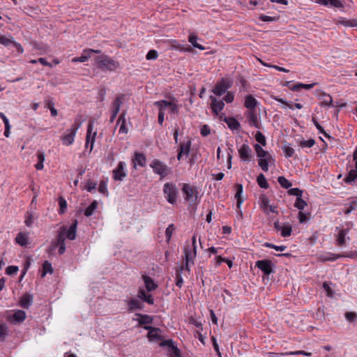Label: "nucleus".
I'll return each instance as SVG.
<instances>
[{"mask_svg":"<svg viewBox=\"0 0 357 357\" xmlns=\"http://www.w3.org/2000/svg\"><path fill=\"white\" fill-rule=\"evenodd\" d=\"M184 254H185V268L186 270L189 271V265L190 264L194 263V259L196 257L197 255V250L195 247L192 248V251L191 249L188 246L184 248Z\"/></svg>","mask_w":357,"mask_h":357,"instance_id":"9d476101","label":"nucleus"},{"mask_svg":"<svg viewBox=\"0 0 357 357\" xmlns=\"http://www.w3.org/2000/svg\"><path fill=\"white\" fill-rule=\"evenodd\" d=\"M0 43L5 46H8L10 44H14L15 46L18 47L19 51L20 49L21 52H22L23 51L22 47L19 44H17L15 43V41H13V38H8L5 36H0Z\"/></svg>","mask_w":357,"mask_h":357,"instance_id":"a878e982","label":"nucleus"},{"mask_svg":"<svg viewBox=\"0 0 357 357\" xmlns=\"http://www.w3.org/2000/svg\"><path fill=\"white\" fill-rule=\"evenodd\" d=\"M138 297L144 300V301L147 302L149 304H153L154 300L151 294H148L146 293V291L143 289H140L138 292Z\"/></svg>","mask_w":357,"mask_h":357,"instance_id":"c756f323","label":"nucleus"},{"mask_svg":"<svg viewBox=\"0 0 357 357\" xmlns=\"http://www.w3.org/2000/svg\"><path fill=\"white\" fill-rule=\"evenodd\" d=\"M298 218L300 223H304L308 220L307 214L302 211H299Z\"/></svg>","mask_w":357,"mask_h":357,"instance_id":"0e129e2a","label":"nucleus"},{"mask_svg":"<svg viewBox=\"0 0 357 357\" xmlns=\"http://www.w3.org/2000/svg\"><path fill=\"white\" fill-rule=\"evenodd\" d=\"M153 172L160 175L161 178L165 177L170 171V169L162 161L155 159L150 164Z\"/></svg>","mask_w":357,"mask_h":357,"instance_id":"423d86ee","label":"nucleus"},{"mask_svg":"<svg viewBox=\"0 0 357 357\" xmlns=\"http://www.w3.org/2000/svg\"><path fill=\"white\" fill-rule=\"evenodd\" d=\"M288 193L291 195L296 196V197H300L303 195V191L298 188L289 190Z\"/></svg>","mask_w":357,"mask_h":357,"instance_id":"13d9d810","label":"nucleus"},{"mask_svg":"<svg viewBox=\"0 0 357 357\" xmlns=\"http://www.w3.org/2000/svg\"><path fill=\"white\" fill-rule=\"evenodd\" d=\"M59 213H64L66 212V210L67 208V202L66 199L63 197H59Z\"/></svg>","mask_w":357,"mask_h":357,"instance_id":"8fccbe9b","label":"nucleus"},{"mask_svg":"<svg viewBox=\"0 0 357 357\" xmlns=\"http://www.w3.org/2000/svg\"><path fill=\"white\" fill-rule=\"evenodd\" d=\"M96 63L99 68L102 70L114 71L119 66L118 61L107 55H100L95 58Z\"/></svg>","mask_w":357,"mask_h":357,"instance_id":"f257e3e1","label":"nucleus"},{"mask_svg":"<svg viewBox=\"0 0 357 357\" xmlns=\"http://www.w3.org/2000/svg\"><path fill=\"white\" fill-rule=\"evenodd\" d=\"M163 192L168 202L174 204L176 203L178 190L175 184L167 183L164 185Z\"/></svg>","mask_w":357,"mask_h":357,"instance_id":"20e7f679","label":"nucleus"},{"mask_svg":"<svg viewBox=\"0 0 357 357\" xmlns=\"http://www.w3.org/2000/svg\"><path fill=\"white\" fill-rule=\"evenodd\" d=\"M45 106L50 109L52 116H57V110L54 108V103L52 99H48L45 101Z\"/></svg>","mask_w":357,"mask_h":357,"instance_id":"4c0bfd02","label":"nucleus"},{"mask_svg":"<svg viewBox=\"0 0 357 357\" xmlns=\"http://www.w3.org/2000/svg\"><path fill=\"white\" fill-rule=\"evenodd\" d=\"M278 181L280 185L285 189H288L292 185L291 183L284 176H279Z\"/></svg>","mask_w":357,"mask_h":357,"instance_id":"37998d69","label":"nucleus"},{"mask_svg":"<svg viewBox=\"0 0 357 357\" xmlns=\"http://www.w3.org/2000/svg\"><path fill=\"white\" fill-rule=\"evenodd\" d=\"M66 231V227L63 226L60 228L59 234L56 237V240L55 242L52 243L51 248H50L49 252H52L55 250V248L59 246V253L60 255H63L66 251V245H65V234Z\"/></svg>","mask_w":357,"mask_h":357,"instance_id":"7ed1b4c3","label":"nucleus"},{"mask_svg":"<svg viewBox=\"0 0 357 357\" xmlns=\"http://www.w3.org/2000/svg\"><path fill=\"white\" fill-rule=\"evenodd\" d=\"M317 96L321 100V105L330 106L332 105L333 98L329 94H327L324 91H319Z\"/></svg>","mask_w":357,"mask_h":357,"instance_id":"dca6fc26","label":"nucleus"},{"mask_svg":"<svg viewBox=\"0 0 357 357\" xmlns=\"http://www.w3.org/2000/svg\"><path fill=\"white\" fill-rule=\"evenodd\" d=\"M312 121H313L314 126L318 129V130L319 131L320 133L324 134L326 137H328V135L324 131V128L317 122V121L316 119H313Z\"/></svg>","mask_w":357,"mask_h":357,"instance_id":"680f3d73","label":"nucleus"},{"mask_svg":"<svg viewBox=\"0 0 357 357\" xmlns=\"http://www.w3.org/2000/svg\"><path fill=\"white\" fill-rule=\"evenodd\" d=\"M136 315L140 317L139 324L141 325L151 324L153 321L152 317L149 315H142L140 314H137Z\"/></svg>","mask_w":357,"mask_h":357,"instance_id":"c03bdc74","label":"nucleus"},{"mask_svg":"<svg viewBox=\"0 0 357 357\" xmlns=\"http://www.w3.org/2000/svg\"><path fill=\"white\" fill-rule=\"evenodd\" d=\"M357 179V169H351L348 175L344 178V181L347 183H351Z\"/></svg>","mask_w":357,"mask_h":357,"instance_id":"72a5a7b5","label":"nucleus"},{"mask_svg":"<svg viewBox=\"0 0 357 357\" xmlns=\"http://www.w3.org/2000/svg\"><path fill=\"white\" fill-rule=\"evenodd\" d=\"M119 123H121L119 130V133L127 134L128 132V129L126 126V114H125V112H123L119 116V119L117 121V124H119Z\"/></svg>","mask_w":357,"mask_h":357,"instance_id":"5701e85b","label":"nucleus"},{"mask_svg":"<svg viewBox=\"0 0 357 357\" xmlns=\"http://www.w3.org/2000/svg\"><path fill=\"white\" fill-rule=\"evenodd\" d=\"M77 226V220H75L69 229L66 231V237L70 240H74L76 238V230Z\"/></svg>","mask_w":357,"mask_h":357,"instance_id":"412c9836","label":"nucleus"},{"mask_svg":"<svg viewBox=\"0 0 357 357\" xmlns=\"http://www.w3.org/2000/svg\"><path fill=\"white\" fill-rule=\"evenodd\" d=\"M341 255H335L331 252L322 254L319 257V259L321 261H333L341 258Z\"/></svg>","mask_w":357,"mask_h":357,"instance_id":"4be33fe9","label":"nucleus"},{"mask_svg":"<svg viewBox=\"0 0 357 357\" xmlns=\"http://www.w3.org/2000/svg\"><path fill=\"white\" fill-rule=\"evenodd\" d=\"M315 84H316V83L308 84L300 83V84H297L294 85L292 88V90L293 91H298L301 88H303L305 89H310L313 88V86Z\"/></svg>","mask_w":357,"mask_h":357,"instance_id":"09e8293b","label":"nucleus"},{"mask_svg":"<svg viewBox=\"0 0 357 357\" xmlns=\"http://www.w3.org/2000/svg\"><path fill=\"white\" fill-rule=\"evenodd\" d=\"M238 153L241 160L244 161H250L252 155V150L248 144H243L238 149Z\"/></svg>","mask_w":357,"mask_h":357,"instance_id":"f8f14e48","label":"nucleus"},{"mask_svg":"<svg viewBox=\"0 0 357 357\" xmlns=\"http://www.w3.org/2000/svg\"><path fill=\"white\" fill-rule=\"evenodd\" d=\"M128 305L129 311H134L142 309L143 304L139 299L132 298L128 301Z\"/></svg>","mask_w":357,"mask_h":357,"instance_id":"a211bd4d","label":"nucleus"},{"mask_svg":"<svg viewBox=\"0 0 357 357\" xmlns=\"http://www.w3.org/2000/svg\"><path fill=\"white\" fill-rule=\"evenodd\" d=\"M307 206V202L302 199V197H296L294 206L299 210H303Z\"/></svg>","mask_w":357,"mask_h":357,"instance_id":"49530a36","label":"nucleus"},{"mask_svg":"<svg viewBox=\"0 0 357 357\" xmlns=\"http://www.w3.org/2000/svg\"><path fill=\"white\" fill-rule=\"evenodd\" d=\"M182 191L185 200L188 201L191 204L196 203L198 197V192L196 188L190 184L184 183Z\"/></svg>","mask_w":357,"mask_h":357,"instance_id":"39448f33","label":"nucleus"},{"mask_svg":"<svg viewBox=\"0 0 357 357\" xmlns=\"http://www.w3.org/2000/svg\"><path fill=\"white\" fill-rule=\"evenodd\" d=\"M349 229H342L340 230L336 238V241L338 246L342 247L346 245V238H349L348 236L347 237Z\"/></svg>","mask_w":357,"mask_h":357,"instance_id":"2eb2a0df","label":"nucleus"},{"mask_svg":"<svg viewBox=\"0 0 357 357\" xmlns=\"http://www.w3.org/2000/svg\"><path fill=\"white\" fill-rule=\"evenodd\" d=\"M211 133V130L207 125H204L201 128V134L202 136L206 137Z\"/></svg>","mask_w":357,"mask_h":357,"instance_id":"e2e57ef3","label":"nucleus"},{"mask_svg":"<svg viewBox=\"0 0 357 357\" xmlns=\"http://www.w3.org/2000/svg\"><path fill=\"white\" fill-rule=\"evenodd\" d=\"M282 149L285 156L287 158L291 157L294 153V149L288 145H284Z\"/></svg>","mask_w":357,"mask_h":357,"instance_id":"6e6d98bb","label":"nucleus"},{"mask_svg":"<svg viewBox=\"0 0 357 357\" xmlns=\"http://www.w3.org/2000/svg\"><path fill=\"white\" fill-rule=\"evenodd\" d=\"M191 142L188 140L186 142H182L179 145L178 151L185 155H188L190 152Z\"/></svg>","mask_w":357,"mask_h":357,"instance_id":"2f4dec72","label":"nucleus"},{"mask_svg":"<svg viewBox=\"0 0 357 357\" xmlns=\"http://www.w3.org/2000/svg\"><path fill=\"white\" fill-rule=\"evenodd\" d=\"M274 228L277 231H280L282 237H288L291 236L292 232V227L289 223L280 224L277 220L274 222Z\"/></svg>","mask_w":357,"mask_h":357,"instance_id":"1a4fd4ad","label":"nucleus"},{"mask_svg":"<svg viewBox=\"0 0 357 357\" xmlns=\"http://www.w3.org/2000/svg\"><path fill=\"white\" fill-rule=\"evenodd\" d=\"M169 102L166 100H160L154 102V105H156L159 108V111H163L165 108H168L169 105Z\"/></svg>","mask_w":357,"mask_h":357,"instance_id":"3c124183","label":"nucleus"},{"mask_svg":"<svg viewBox=\"0 0 357 357\" xmlns=\"http://www.w3.org/2000/svg\"><path fill=\"white\" fill-rule=\"evenodd\" d=\"M258 204L259 208L266 213L268 210V199L266 194L261 193L259 195Z\"/></svg>","mask_w":357,"mask_h":357,"instance_id":"c85d7f7f","label":"nucleus"},{"mask_svg":"<svg viewBox=\"0 0 357 357\" xmlns=\"http://www.w3.org/2000/svg\"><path fill=\"white\" fill-rule=\"evenodd\" d=\"M93 125L92 122H90L88 128H87V134L86 137V146L89 145L90 143V152L93 149V144L95 142V137L96 136V132H93Z\"/></svg>","mask_w":357,"mask_h":357,"instance_id":"9b49d317","label":"nucleus"},{"mask_svg":"<svg viewBox=\"0 0 357 357\" xmlns=\"http://www.w3.org/2000/svg\"><path fill=\"white\" fill-rule=\"evenodd\" d=\"M33 303V296L30 294H24L20 301V305L25 309H28Z\"/></svg>","mask_w":357,"mask_h":357,"instance_id":"f3484780","label":"nucleus"},{"mask_svg":"<svg viewBox=\"0 0 357 357\" xmlns=\"http://www.w3.org/2000/svg\"><path fill=\"white\" fill-rule=\"evenodd\" d=\"M82 123L77 119L72 125L70 129L66 130L64 135L61 137L62 143L66 146L71 145L74 142V137L81 127Z\"/></svg>","mask_w":357,"mask_h":357,"instance_id":"f03ea898","label":"nucleus"},{"mask_svg":"<svg viewBox=\"0 0 357 357\" xmlns=\"http://www.w3.org/2000/svg\"><path fill=\"white\" fill-rule=\"evenodd\" d=\"M158 57V52L155 50H150L146 56V58L147 60H151V59H155Z\"/></svg>","mask_w":357,"mask_h":357,"instance_id":"052dcab7","label":"nucleus"},{"mask_svg":"<svg viewBox=\"0 0 357 357\" xmlns=\"http://www.w3.org/2000/svg\"><path fill=\"white\" fill-rule=\"evenodd\" d=\"M18 271V267L15 266H9L6 268V272L8 275H13Z\"/></svg>","mask_w":357,"mask_h":357,"instance_id":"bf43d9fd","label":"nucleus"},{"mask_svg":"<svg viewBox=\"0 0 357 357\" xmlns=\"http://www.w3.org/2000/svg\"><path fill=\"white\" fill-rule=\"evenodd\" d=\"M144 328L149 331L148 337L151 340L160 338V335H158V332L160 331L159 328L151 326H144Z\"/></svg>","mask_w":357,"mask_h":357,"instance_id":"bb28decb","label":"nucleus"},{"mask_svg":"<svg viewBox=\"0 0 357 357\" xmlns=\"http://www.w3.org/2000/svg\"><path fill=\"white\" fill-rule=\"evenodd\" d=\"M224 121L231 130H238L240 128V123L234 118L225 116Z\"/></svg>","mask_w":357,"mask_h":357,"instance_id":"393cba45","label":"nucleus"},{"mask_svg":"<svg viewBox=\"0 0 357 357\" xmlns=\"http://www.w3.org/2000/svg\"><path fill=\"white\" fill-rule=\"evenodd\" d=\"M124 100V95H119L116 97L114 101L112 103V109L119 111L121 105L123 104Z\"/></svg>","mask_w":357,"mask_h":357,"instance_id":"473e14b6","label":"nucleus"},{"mask_svg":"<svg viewBox=\"0 0 357 357\" xmlns=\"http://www.w3.org/2000/svg\"><path fill=\"white\" fill-rule=\"evenodd\" d=\"M323 288L327 292V296H333V291L331 289L329 284L326 282H324L323 283Z\"/></svg>","mask_w":357,"mask_h":357,"instance_id":"69168bd1","label":"nucleus"},{"mask_svg":"<svg viewBox=\"0 0 357 357\" xmlns=\"http://www.w3.org/2000/svg\"><path fill=\"white\" fill-rule=\"evenodd\" d=\"M172 47L176 50H178L180 51H183V52H191L192 50V47L189 45L187 47H184V46L181 45V44L176 43V44L172 45Z\"/></svg>","mask_w":357,"mask_h":357,"instance_id":"864d4df0","label":"nucleus"},{"mask_svg":"<svg viewBox=\"0 0 357 357\" xmlns=\"http://www.w3.org/2000/svg\"><path fill=\"white\" fill-rule=\"evenodd\" d=\"M357 209V202L353 201L349 204H345L344 213L347 215L349 214L352 211Z\"/></svg>","mask_w":357,"mask_h":357,"instance_id":"79ce46f5","label":"nucleus"},{"mask_svg":"<svg viewBox=\"0 0 357 357\" xmlns=\"http://www.w3.org/2000/svg\"><path fill=\"white\" fill-rule=\"evenodd\" d=\"M256 105H257V101H256L255 98H254L251 96H246L245 100V107H247L248 109H252L255 107Z\"/></svg>","mask_w":357,"mask_h":357,"instance_id":"f704fd0d","label":"nucleus"},{"mask_svg":"<svg viewBox=\"0 0 357 357\" xmlns=\"http://www.w3.org/2000/svg\"><path fill=\"white\" fill-rule=\"evenodd\" d=\"M92 51H93V50H92V49L85 50L83 52L81 56L73 58L72 59V61L73 62H85L86 61H87L89 59V58L91 57Z\"/></svg>","mask_w":357,"mask_h":357,"instance_id":"b1692460","label":"nucleus"},{"mask_svg":"<svg viewBox=\"0 0 357 357\" xmlns=\"http://www.w3.org/2000/svg\"><path fill=\"white\" fill-rule=\"evenodd\" d=\"M236 192L235 195V198L237 200L236 205H237L238 208H240L241 204L243 203V199H241V195L243 193V185L240 183H237L236 185Z\"/></svg>","mask_w":357,"mask_h":357,"instance_id":"7c9ffc66","label":"nucleus"},{"mask_svg":"<svg viewBox=\"0 0 357 357\" xmlns=\"http://www.w3.org/2000/svg\"><path fill=\"white\" fill-rule=\"evenodd\" d=\"M125 164L123 162H120L118 164L117 167L113 170L114 178L116 181H122L126 176V173L124 171Z\"/></svg>","mask_w":357,"mask_h":357,"instance_id":"4468645a","label":"nucleus"},{"mask_svg":"<svg viewBox=\"0 0 357 357\" xmlns=\"http://www.w3.org/2000/svg\"><path fill=\"white\" fill-rule=\"evenodd\" d=\"M255 149L257 153V155L260 158L259 160V165L261 167V169L266 172L268 171V160L266 159H264L263 158L266 156V152L262 149V147L257 144L255 145Z\"/></svg>","mask_w":357,"mask_h":357,"instance_id":"6e6552de","label":"nucleus"},{"mask_svg":"<svg viewBox=\"0 0 357 357\" xmlns=\"http://www.w3.org/2000/svg\"><path fill=\"white\" fill-rule=\"evenodd\" d=\"M98 206L97 201H93L85 210L84 215L86 217L91 216Z\"/></svg>","mask_w":357,"mask_h":357,"instance_id":"ea45409f","label":"nucleus"},{"mask_svg":"<svg viewBox=\"0 0 357 357\" xmlns=\"http://www.w3.org/2000/svg\"><path fill=\"white\" fill-rule=\"evenodd\" d=\"M356 317V314L352 312H348L345 314L346 319L349 321H354Z\"/></svg>","mask_w":357,"mask_h":357,"instance_id":"338daca9","label":"nucleus"},{"mask_svg":"<svg viewBox=\"0 0 357 357\" xmlns=\"http://www.w3.org/2000/svg\"><path fill=\"white\" fill-rule=\"evenodd\" d=\"M209 98L211 101V107L212 111L215 115H218L219 112L223 109L225 103L222 100H218L217 98L213 96H211Z\"/></svg>","mask_w":357,"mask_h":357,"instance_id":"ddd939ff","label":"nucleus"},{"mask_svg":"<svg viewBox=\"0 0 357 357\" xmlns=\"http://www.w3.org/2000/svg\"><path fill=\"white\" fill-rule=\"evenodd\" d=\"M146 156L143 153H135V157L132 159L134 167H136L137 165L140 167H144L146 165Z\"/></svg>","mask_w":357,"mask_h":357,"instance_id":"6ab92c4d","label":"nucleus"},{"mask_svg":"<svg viewBox=\"0 0 357 357\" xmlns=\"http://www.w3.org/2000/svg\"><path fill=\"white\" fill-rule=\"evenodd\" d=\"M256 266H257L260 270H261L264 272L265 276L268 275V260L267 259L257 261L256 262Z\"/></svg>","mask_w":357,"mask_h":357,"instance_id":"c9c22d12","label":"nucleus"},{"mask_svg":"<svg viewBox=\"0 0 357 357\" xmlns=\"http://www.w3.org/2000/svg\"><path fill=\"white\" fill-rule=\"evenodd\" d=\"M197 37L195 35H190L188 38V41L192 45L193 47L198 48L201 50H204L205 47L202 45L201 44H199L197 43Z\"/></svg>","mask_w":357,"mask_h":357,"instance_id":"a19ab883","label":"nucleus"},{"mask_svg":"<svg viewBox=\"0 0 357 357\" xmlns=\"http://www.w3.org/2000/svg\"><path fill=\"white\" fill-rule=\"evenodd\" d=\"M257 182L260 188L266 189L268 188V183L265 176L260 174L257 178Z\"/></svg>","mask_w":357,"mask_h":357,"instance_id":"58836bf2","label":"nucleus"},{"mask_svg":"<svg viewBox=\"0 0 357 357\" xmlns=\"http://www.w3.org/2000/svg\"><path fill=\"white\" fill-rule=\"evenodd\" d=\"M255 139L257 142L260 143L263 146H266V138L264 135L261 132H257L255 135Z\"/></svg>","mask_w":357,"mask_h":357,"instance_id":"4d7b16f0","label":"nucleus"},{"mask_svg":"<svg viewBox=\"0 0 357 357\" xmlns=\"http://www.w3.org/2000/svg\"><path fill=\"white\" fill-rule=\"evenodd\" d=\"M15 242L21 246H26L29 243V234L20 232L15 237Z\"/></svg>","mask_w":357,"mask_h":357,"instance_id":"aec40b11","label":"nucleus"},{"mask_svg":"<svg viewBox=\"0 0 357 357\" xmlns=\"http://www.w3.org/2000/svg\"><path fill=\"white\" fill-rule=\"evenodd\" d=\"M38 162L36 164L35 167L38 170H40L43 169V162L45 160V153L41 151H38L37 153Z\"/></svg>","mask_w":357,"mask_h":357,"instance_id":"e433bc0d","label":"nucleus"},{"mask_svg":"<svg viewBox=\"0 0 357 357\" xmlns=\"http://www.w3.org/2000/svg\"><path fill=\"white\" fill-rule=\"evenodd\" d=\"M13 319L17 321H23L26 319V313L22 310H17L13 314Z\"/></svg>","mask_w":357,"mask_h":357,"instance_id":"a18cd8bd","label":"nucleus"},{"mask_svg":"<svg viewBox=\"0 0 357 357\" xmlns=\"http://www.w3.org/2000/svg\"><path fill=\"white\" fill-rule=\"evenodd\" d=\"M174 229H175V227L173 224L169 225V227L167 228V229L165 231V236H166L167 242H169L170 241V238L172 237V235Z\"/></svg>","mask_w":357,"mask_h":357,"instance_id":"5fc2aeb1","label":"nucleus"},{"mask_svg":"<svg viewBox=\"0 0 357 357\" xmlns=\"http://www.w3.org/2000/svg\"><path fill=\"white\" fill-rule=\"evenodd\" d=\"M315 144V141L313 139H310L308 140H303L300 142V146L302 148H310L314 146Z\"/></svg>","mask_w":357,"mask_h":357,"instance_id":"603ef678","label":"nucleus"},{"mask_svg":"<svg viewBox=\"0 0 357 357\" xmlns=\"http://www.w3.org/2000/svg\"><path fill=\"white\" fill-rule=\"evenodd\" d=\"M143 279L145 283L146 289L149 291H151L157 288V284H155L152 278L147 275H143Z\"/></svg>","mask_w":357,"mask_h":357,"instance_id":"cd10ccee","label":"nucleus"},{"mask_svg":"<svg viewBox=\"0 0 357 357\" xmlns=\"http://www.w3.org/2000/svg\"><path fill=\"white\" fill-rule=\"evenodd\" d=\"M33 216L32 214H29L28 216L26 217L25 221H24V223L25 225L27 226V227H31L32 225H33Z\"/></svg>","mask_w":357,"mask_h":357,"instance_id":"774afa93","label":"nucleus"},{"mask_svg":"<svg viewBox=\"0 0 357 357\" xmlns=\"http://www.w3.org/2000/svg\"><path fill=\"white\" fill-rule=\"evenodd\" d=\"M43 273L41 275L43 278L45 277L47 273H52L53 272L52 264L48 261H45L43 263Z\"/></svg>","mask_w":357,"mask_h":357,"instance_id":"de8ad7c7","label":"nucleus"},{"mask_svg":"<svg viewBox=\"0 0 357 357\" xmlns=\"http://www.w3.org/2000/svg\"><path fill=\"white\" fill-rule=\"evenodd\" d=\"M232 85V82L226 78L222 79V80L218 82L214 86L212 92L216 96H222L224 94L227 89H229Z\"/></svg>","mask_w":357,"mask_h":357,"instance_id":"0eeeda50","label":"nucleus"}]
</instances>
